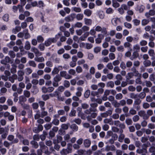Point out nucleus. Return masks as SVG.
<instances>
[{
  "label": "nucleus",
  "mask_w": 155,
  "mask_h": 155,
  "mask_svg": "<svg viewBox=\"0 0 155 155\" xmlns=\"http://www.w3.org/2000/svg\"><path fill=\"white\" fill-rule=\"evenodd\" d=\"M91 107L89 109H87L84 111V114L86 115H88L86 117L87 120L91 122L92 124L95 125L97 124L98 121L96 120H92V118H95L97 116V114L96 112L97 111L96 107L97 106V103H92L90 104Z\"/></svg>",
  "instance_id": "1"
},
{
  "label": "nucleus",
  "mask_w": 155,
  "mask_h": 155,
  "mask_svg": "<svg viewBox=\"0 0 155 155\" xmlns=\"http://www.w3.org/2000/svg\"><path fill=\"white\" fill-rule=\"evenodd\" d=\"M143 145L144 147L142 149L139 148L137 149L136 151L137 153L139 154H143V153H147V148L149 147V145H150V143L147 142L146 144H143Z\"/></svg>",
  "instance_id": "2"
},
{
  "label": "nucleus",
  "mask_w": 155,
  "mask_h": 155,
  "mask_svg": "<svg viewBox=\"0 0 155 155\" xmlns=\"http://www.w3.org/2000/svg\"><path fill=\"white\" fill-rule=\"evenodd\" d=\"M60 76L61 77L64 78L65 79H69L72 78L71 75L68 74L65 71H62L60 72Z\"/></svg>",
  "instance_id": "3"
},
{
  "label": "nucleus",
  "mask_w": 155,
  "mask_h": 155,
  "mask_svg": "<svg viewBox=\"0 0 155 155\" xmlns=\"http://www.w3.org/2000/svg\"><path fill=\"white\" fill-rule=\"evenodd\" d=\"M54 88L53 87H50L47 88L44 86L41 88L42 92L44 93H51L54 91Z\"/></svg>",
  "instance_id": "4"
},
{
  "label": "nucleus",
  "mask_w": 155,
  "mask_h": 155,
  "mask_svg": "<svg viewBox=\"0 0 155 155\" xmlns=\"http://www.w3.org/2000/svg\"><path fill=\"white\" fill-rule=\"evenodd\" d=\"M95 31L98 32L101 31L102 33L104 34H106L107 33L106 28L105 27L102 28L101 26L98 25L95 28Z\"/></svg>",
  "instance_id": "5"
},
{
  "label": "nucleus",
  "mask_w": 155,
  "mask_h": 155,
  "mask_svg": "<svg viewBox=\"0 0 155 155\" xmlns=\"http://www.w3.org/2000/svg\"><path fill=\"white\" fill-rule=\"evenodd\" d=\"M57 40L54 38H49L46 40L45 42V45L47 47L50 46L52 43L56 42Z\"/></svg>",
  "instance_id": "6"
},
{
  "label": "nucleus",
  "mask_w": 155,
  "mask_h": 155,
  "mask_svg": "<svg viewBox=\"0 0 155 155\" xmlns=\"http://www.w3.org/2000/svg\"><path fill=\"white\" fill-rule=\"evenodd\" d=\"M138 115L141 117H142L143 120H148L146 112L144 110H140L138 113Z\"/></svg>",
  "instance_id": "7"
},
{
  "label": "nucleus",
  "mask_w": 155,
  "mask_h": 155,
  "mask_svg": "<svg viewBox=\"0 0 155 155\" xmlns=\"http://www.w3.org/2000/svg\"><path fill=\"white\" fill-rule=\"evenodd\" d=\"M18 80L19 81H22L23 79V75L24 74V72L21 70L18 71Z\"/></svg>",
  "instance_id": "8"
},
{
  "label": "nucleus",
  "mask_w": 155,
  "mask_h": 155,
  "mask_svg": "<svg viewBox=\"0 0 155 155\" xmlns=\"http://www.w3.org/2000/svg\"><path fill=\"white\" fill-rule=\"evenodd\" d=\"M130 70L131 71V72L134 75L135 77L140 76L141 74L139 73L135 67H132L130 69Z\"/></svg>",
  "instance_id": "9"
},
{
  "label": "nucleus",
  "mask_w": 155,
  "mask_h": 155,
  "mask_svg": "<svg viewBox=\"0 0 155 155\" xmlns=\"http://www.w3.org/2000/svg\"><path fill=\"white\" fill-rule=\"evenodd\" d=\"M112 113V111L111 110H109L105 112L101 113V116L102 117L106 118L109 116L111 115Z\"/></svg>",
  "instance_id": "10"
},
{
  "label": "nucleus",
  "mask_w": 155,
  "mask_h": 155,
  "mask_svg": "<svg viewBox=\"0 0 155 155\" xmlns=\"http://www.w3.org/2000/svg\"><path fill=\"white\" fill-rule=\"evenodd\" d=\"M123 130H120L119 133L120 135L119 136L118 141L120 142H122L123 140L125 139V135L123 134Z\"/></svg>",
  "instance_id": "11"
},
{
  "label": "nucleus",
  "mask_w": 155,
  "mask_h": 155,
  "mask_svg": "<svg viewBox=\"0 0 155 155\" xmlns=\"http://www.w3.org/2000/svg\"><path fill=\"white\" fill-rule=\"evenodd\" d=\"M116 150V147L114 145L112 146L107 145L105 147V150L106 151H109L110 150L115 151Z\"/></svg>",
  "instance_id": "12"
},
{
  "label": "nucleus",
  "mask_w": 155,
  "mask_h": 155,
  "mask_svg": "<svg viewBox=\"0 0 155 155\" xmlns=\"http://www.w3.org/2000/svg\"><path fill=\"white\" fill-rule=\"evenodd\" d=\"M155 15V11L153 10H150L148 12H146L145 15L147 18H149L150 16H153Z\"/></svg>",
  "instance_id": "13"
},
{
  "label": "nucleus",
  "mask_w": 155,
  "mask_h": 155,
  "mask_svg": "<svg viewBox=\"0 0 155 155\" xmlns=\"http://www.w3.org/2000/svg\"><path fill=\"white\" fill-rule=\"evenodd\" d=\"M103 122L105 124H108L111 125H113V120L111 118H105Z\"/></svg>",
  "instance_id": "14"
},
{
  "label": "nucleus",
  "mask_w": 155,
  "mask_h": 155,
  "mask_svg": "<svg viewBox=\"0 0 155 155\" xmlns=\"http://www.w3.org/2000/svg\"><path fill=\"white\" fill-rule=\"evenodd\" d=\"M31 51L33 52L35 54L36 56H40L42 55V53L40 52L37 48L35 47L32 48L31 49Z\"/></svg>",
  "instance_id": "15"
},
{
  "label": "nucleus",
  "mask_w": 155,
  "mask_h": 155,
  "mask_svg": "<svg viewBox=\"0 0 155 155\" xmlns=\"http://www.w3.org/2000/svg\"><path fill=\"white\" fill-rule=\"evenodd\" d=\"M91 143V141L88 139L84 140V145L86 148H88L90 147Z\"/></svg>",
  "instance_id": "16"
},
{
  "label": "nucleus",
  "mask_w": 155,
  "mask_h": 155,
  "mask_svg": "<svg viewBox=\"0 0 155 155\" xmlns=\"http://www.w3.org/2000/svg\"><path fill=\"white\" fill-rule=\"evenodd\" d=\"M77 91L76 92V95L78 97H81L82 95V92L83 91V88L80 87H78L77 88Z\"/></svg>",
  "instance_id": "17"
},
{
  "label": "nucleus",
  "mask_w": 155,
  "mask_h": 155,
  "mask_svg": "<svg viewBox=\"0 0 155 155\" xmlns=\"http://www.w3.org/2000/svg\"><path fill=\"white\" fill-rule=\"evenodd\" d=\"M124 48H127L130 49V51H132L131 48L132 45L129 42H125L124 44Z\"/></svg>",
  "instance_id": "18"
},
{
  "label": "nucleus",
  "mask_w": 155,
  "mask_h": 155,
  "mask_svg": "<svg viewBox=\"0 0 155 155\" xmlns=\"http://www.w3.org/2000/svg\"><path fill=\"white\" fill-rule=\"evenodd\" d=\"M11 61L10 58L8 56H6L4 59L1 61V63L2 64H6Z\"/></svg>",
  "instance_id": "19"
},
{
  "label": "nucleus",
  "mask_w": 155,
  "mask_h": 155,
  "mask_svg": "<svg viewBox=\"0 0 155 155\" xmlns=\"http://www.w3.org/2000/svg\"><path fill=\"white\" fill-rule=\"evenodd\" d=\"M84 14L88 17L91 16L92 14V11L88 9L85 10L84 12Z\"/></svg>",
  "instance_id": "20"
},
{
  "label": "nucleus",
  "mask_w": 155,
  "mask_h": 155,
  "mask_svg": "<svg viewBox=\"0 0 155 155\" xmlns=\"http://www.w3.org/2000/svg\"><path fill=\"white\" fill-rule=\"evenodd\" d=\"M81 44L82 45H83L84 47L87 49H90L93 47L92 45L89 43H82Z\"/></svg>",
  "instance_id": "21"
},
{
  "label": "nucleus",
  "mask_w": 155,
  "mask_h": 155,
  "mask_svg": "<svg viewBox=\"0 0 155 155\" xmlns=\"http://www.w3.org/2000/svg\"><path fill=\"white\" fill-rule=\"evenodd\" d=\"M35 60L38 62H41L45 61V59L43 57H36L34 58Z\"/></svg>",
  "instance_id": "22"
},
{
  "label": "nucleus",
  "mask_w": 155,
  "mask_h": 155,
  "mask_svg": "<svg viewBox=\"0 0 155 155\" xmlns=\"http://www.w3.org/2000/svg\"><path fill=\"white\" fill-rule=\"evenodd\" d=\"M138 56V53L136 51H134L133 53L132 56L130 58L131 60H133L137 58Z\"/></svg>",
  "instance_id": "23"
},
{
  "label": "nucleus",
  "mask_w": 155,
  "mask_h": 155,
  "mask_svg": "<svg viewBox=\"0 0 155 155\" xmlns=\"http://www.w3.org/2000/svg\"><path fill=\"white\" fill-rule=\"evenodd\" d=\"M134 76H135V75L132 73H131V72H128L127 73V75L125 77L126 80H129V79L132 78Z\"/></svg>",
  "instance_id": "24"
},
{
  "label": "nucleus",
  "mask_w": 155,
  "mask_h": 155,
  "mask_svg": "<svg viewBox=\"0 0 155 155\" xmlns=\"http://www.w3.org/2000/svg\"><path fill=\"white\" fill-rule=\"evenodd\" d=\"M145 9V7L143 5L140 6H138L137 8V10L139 11V12L142 13L143 12Z\"/></svg>",
  "instance_id": "25"
},
{
  "label": "nucleus",
  "mask_w": 155,
  "mask_h": 155,
  "mask_svg": "<svg viewBox=\"0 0 155 155\" xmlns=\"http://www.w3.org/2000/svg\"><path fill=\"white\" fill-rule=\"evenodd\" d=\"M84 21L85 24L87 25H90L92 24V21L91 19L84 18Z\"/></svg>",
  "instance_id": "26"
},
{
  "label": "nucleus",
  "mask_w": 155,
  "mask_h": 155,
  "mask_svg": "<svg viewBox=\"0 0 155 155\" xmlns=\"http://www.w3.org/2000/svg\"><path fill=\"white\" fill-rule=\"evenodd\" d=\"M32 70L31 68H27L25 69V72L26 75H28L32 73Z\"/></svg>",
  "instance_id": "27"
},
{
  "label": "nucleus",
  "mask_w": 155,
  "mask_h": 155,
  "mask_svg": "<svg viewBox=\"0 0 155 155\" xmlns=\"http://www.w3.org/2000/svg\"><path fill=\"white\" fill-rule=\"evenodd\" d=\"M70 128L73 131H77L78 130V126L75 124H73L70 126Z\"/></svg>",
  "instance_id": "28"
},
{
  "label": "nucleus",
  "mask_w": 155,
  "mask_h": 155,
  "mask_svg": "<svg viewBox=\"0 0 155 155\" xmlns=\"http://www.w3.org/2000/svg\"><path fill=\"white\" fill-rule=\"evenodd\" d=\"M60 153L61 155H66L70 153L69 151L66 149H63L60 151Z\"/></svg>",
  "instance_id": "29"
},
{
  "label": "nucleus",
  "mask_w": 155,
  "mask_h": 155,
  "mask_svg": "<svg viewBox=\"0 0 155 155\" xmlns=\"http://www.w3.org/2000/svg\"><path fill=\"white\" fill-rule=\"evenodd\" d=\"M24 95L26 97H29L30 96L31 93L29 91L27 90H25L23 91Z\"/></svg>",
  "instance_id": "30"
},
{
  "label": "nucleus",
  "mask_w": 155,
  "mask_h": 155,
  "mask_svg": "<svg viewBox=\"0 0 155 155\" xmlns=\"http://www.w3.org/2000/svg\"><path fill=\"white\" fill-rule=\"evenodd\" d=\"M62 79L61 78L59 75H56L53 78V80L58 82L60 81Z\"/></svg>",
  "instance_id": "31"
},
{
  "label": "nucleus",
  "mask_w": 155,
  "mask_h": 155,
  "mask_svg": "<svg viewBox=\"0 0 155 155\" xmlns=\"http://www.w3.org/2000/svg\"><path fill=\"white\" fill-rule=\"evenodd\" d=\"M143 64L145 67H148L151 65V62L149 60H145L143 62Z\"/></svg>",
  "instance_id": "32"
},
{
  "label": "nucleus",
  "mask_w": 155,
  "mask_h": 155,
  "mask_svg": "<svg viewBox=\"0 0 155 155\" xmlns=\"http://www.w3.org/2000/svg\"><path fill=\"white\" fill-rule=\"evenodd\" d=\"M30 143L32 145V147L35 148L37 149L38 147V143L34 140L31 141Z\"/></svg>",
  "instance_id": "33"
},
{
  "label": "nucleus",
  "mask_w": 155,
  "mask_h": 155,
  "mask_svg": "<svg viewBox=\"0 0 155 155\" xmlns=\"http://www.w3.org/2000/svg\"><path fill=\"white\" fill-rule=\"evenodd\" d=\"M47 133L45 131H43V134L40 136V138L41 140L43 141L45 140L46 138V136L47 135Z\"/></svg>",
  "instance_id": "34"
},
{
  "label": "nucleus",
  "mask_w": 155,
  "mask_h": 155,
  "mask_svg": "<svg viewBox=\"0 0 155 155\" xmlns=\"http://www.w3.org/2000/svg\"><path fill=\"white\" fill-rule=\"evenodd\" d=\"M147 116L148 119L149 118L150 116H151L153 114V111L150 109H149L147 110Z\"/></svg>",
  "instance_id": "35"
},
{
  "label": "nucleus",
  "mask_w": 155,
  "mask_h": 155,
  "mask_svg": "<svg viewBox=\"0 0 155 155\" xmlns=\"http://www.w3.org/2000/svg\"><path fill=\"white\" fill-rule=\"evenodd\" d=\"M9 15L8 14H5L2 17V19L4 21L7 22L9 20Z\"/></svg>",
  "instance_id": "36"
},
{
  "label": "nucleus",
  "mask_w": 155,
  "mask_h": 155,
  "mask_svg": "<svg viewBox=\"0 0 155 155\" xmlns=\"http://www.w3.org/2000/svg\"><path fill=\"white\" fill-rule=\"evenodd\" d=\"M141 102V101L140 99H137L134 102L133 104L134 107H135L137 105H139Z\"/></svg>",
  "instance_id": "37"
},
{
  "label": "nucleus",
  "mask_w": 155,
  "mask_h": 155,
  "mask_svg": "<svg viewBox=\"0 0 155 155\" xmlns=\"http://www.w3.org/2000/svg\"><path fill=\"white\" fill-rule=\"evenodd\" d=\"M114 12V10L111 8H107L106 10V12L107 14H112Z\"/></svg>",
  "instance_id": "38"
},
{
  "label": "nucleus",
  "mask_w": 155,
  "mask_h": 155,
  "mask_svg": "<svg viewBox=\"0 0 155 155\" xmlns=\"http://www.w3.org/2000/svg\"><path fill=\"white\" fill-rule=\"evenodd\" d=\"M115 97L116 99L120 100L122 99L123 96L122 94L119 93L116 94Z\"/></svg>",
  "instance_id": "39"
},
{
  "label": "nucleus",
  "mask_w": 155,
  "mask_h": 155,
  "mask_svg": "<svg viewBox=\"0 0 155 155\" xmlns=\"http://www.w3.org/2000/svg\"><path fill=\"white\" fill-rule=\"evenodd\" d=\"M98 15L99 17L101 19H103L104 17V14L102 11H99L98 12Z\"/></svg>",
  "instance_id": "40"
},
{
  "label": "nucleus",
  "mask_w": 155,
  "mask_h": 155,
  "mask_svg": "<svg viewBox=\"0 0 155 155\" xmlns=\"http://www.w3.org/2000/svg\"><path fill=\"white\" fill-rule=\"evenodd\" d=\"M25 48L26 50H29L31 48V45L29 42L27 41L25 42Z\"/></svg>",
  "instance_id": "41"
},
{
  "label": "nucleus",
  "mask_w": 155,
  "mask_h": 155,
  "mask_svg": "<svg viewBox=\"0 0 155 155\" xmlns=\"http://www.w3.org/2000/svg\"><path fill=\"white\" fill-rule=\"evenodd\" d=\"M41 117V115L40 114V112L39 110H37L36 111V113L35 115L34 118L35 119H38L40 118V117Z\"/></svg>",
  "instance_id": "42"
},
{
  "label": "nucleus",
  "mask_w": 155,
  "mask_h": 155,
  "mask_svg": "<svg viewBox=\"0 0 155 155\" xmlns=\"http://www.w3.org/2000/svg\"><path fill=\"white\" fill-rule=\"evenodd\" d=\"M150 21L148 19H144L141 21V24L143 26H145Z\"/></svg>",
  "instance_id": "43"
},
{
  "label": "nucleus",
  "mask_w": 155,
  "mask_h": 155,
  "mask_svg": "<svg viewBox=\"0 0 155 155\" xmlns=\"http://www.w3.org/2000/svg\"><path fill=\"white\" fill-rule=\"evenodd\" d=\"M68 74L71 75H72L74 76L75 75L76 72L73 69H71L69 70L68 71Z\"/></svg>",
  "instance_id": "44"
},
{
  "label": "nucleus",
  "mask_w": 155,
  "mask_h": 155,
  "mask_svg": "<svg viewBox=\"0 0 155 155\" xmlns=\"http://www.w3.org/2000/svg\"><path fill=\"white\" fill-rule=\"evenodd\" d=\"M153 100V96L152 97L150 95L147 96L146 98V101L148 102H151Z\"/></svg>",
  "instance_id": "45"
},
{
  "label": "nucleus",
  "mask_w": 155,
  "mask_h": 155,
  "mask_svg": "<svg viewBox=\"0 0 155 155\" xmlns=\"http://www.w3.org/2000/svg\"><path fill=\"white\" fill-rule=\"evenodd\" d=\"M84 17V15L83 14H78L76 15V18L78 20H81Z\"/></svg>",
  "instance_id": "46"
},
{
  "label": "nucleus",
  "mask_w": 155,
  "mask_h": 155,
  "mask_svg": "<svg viewBox=\"0 0 155 155\" xmlns=\"http://www.w3.org/2000/svg\"><path fill=\"white\" fill-rule=\"evenodd\" d=\"M7 89L5 87H2L0 90V94L2 95L3 94L5 93L7 91Z\"/></svg>",
  "instance_id": "47"
},
{
  "label": "nucleus",
  "mask_w": 155,
  "mask_h": 155,
  "mask_svg": "<svg viewBox=\"0 0 155 155\" xmlns=\"http://www.w3.org/2000/svg\"><path fill=\"white\" fill-rule=\"evenodd\" d=\"M90 94V91L89 90H86L84 94V97L86 98H88Z\"/></svg>",
  "instance_id": "48"
},
{
  "label": "nucleus",
  "mask_w": 155,
  "mask_h": 155,
  "mask_svg": "<svg viewBox=\"0 0 155 155\" xmlns=\"http://www.w3.org/2000/svg\"><path fill=\"white\" fill-rule=\"evenodd\" d=\"M63 85L64 87L68 88L70 86V83L68 81L65 80L64 81Z\"/></svg>",
  "instance_id": "49"
},
{
  "label": "nucleus",
  "mask_w": 155,
  "mask_h": 155,
  "mask_svg": "<svg viewBox=\"0 0 155 155\" xmlns=\"http://www.w3.org/2000/svg\"><path fill=\"white\" fill-rule=\"evenodd\" d=\"M107 87H110L111 88H113L114 86V82L111 81L108 82L107 83Z\"/></svg>",
  "instance_id": "50"
},
{
  "label": "nucleus",
  "mask_w": 155,
  "mask_h": 155,
  "mask_svg": "<svg viewBox=\"0 0 155 155\" xmlns=\"http://www.w3.org/2000/svg\"><path fill=\"white\" fill-rule=\"evenodd\" d=\"M22 107L25 109L29 110L30 109V106L28 104L23 103L21 104Z\"/></svg>",
  "instance_id": "51"
},
{
  "label": "nucleus",
  "mask_w": 155,
  "mask_h": 155,
  "mask_svg": "<svg viewBox=\"0 0 155 155\" xmlns=\"http://www.w3.org/2000/svg\"><path fill=\"white\" fill-rule=\"evenodd\" d=\"M70 125L69 123H68L67 124H63L61 125V127L64 130H67L68 129V126Z\"/></svg>",
  "instance_id": "52"
},
{
  "label": "nucleus",
  "mask_w": 155,
  "mask_h": 155,
  "mask_svg": "<svg viewBox=\"0 0 155 155\" xmlns=\"http://www.w3.org/2000/svg\"><path fill=\"white\" fill-rule=\"evenodd\" d=\"M120 67L122 70H124L127 68L126 64L125 63L122 62L120 63Z\"/></svg>",
  "instance_id": "53"
},
{
  "label": "nucleus",
  "mask_w": 155,
  "mask_h": 155,
  "mask_svg": "<svg viewBox=\"0 0 155 155\" xmlns=\"http://www.w3.org/2000/svg\"><path fill=\"white\" fill-rule=\"evenodd\" d=\"M117 50L120 52H123L124 51V48L123 46L120 45L117 48Z\"/></svg>",
  "instance_id": "54"
},
{
  "label": "nucleus",
  "mask_w": 155,
  "mask_h": 155,
  "mask_svg": "<svg viewBox=\"0 0 155 155\" xmlns=\"http://www.w3.org/2000/svg\"><path fill=\"white\" fill-rule=\"evenodd\" d=\"M126 123L128 125H131L133 123V121L130 118H127L125 120Z\"/></svg>",
  "instance_id": "55"
},
{
  "label": "nucleus",
  "mask_w": 155,
  "mask_h": 155,
  "mask_svg": "<svg viewBox=\"0 0 155 155\" xmlns=\"http://www.w3.org/2000/svg\"><path fill=\"white\" fill-rule=\"evenodd\" d=\"M59 71V70L58 68L55 67L54 68L53 70L52 71V74L53 75H54L55 74H58Z\"/></svg>",
  "instance_id": "56"
},
{
  "label": "nucleus",
  "mask_w": 155,
  "mask_h": 155,
  "mask_svg": "<svg viewBox=\"0 0 155 155\" xmlns=\"http://www.w3.org/2000/svg\"><path fill=\"white\" fill-rule=\"evenodd\" d=\"M111 130L113 132L115 133L119 132L120 130L119 128L115 126L112 127H111Z\"/></svg>",
  "instance_id": "57"
},
{
  "label": "nucleus",
  "mask_w": 155,
  "mask_h": 155,
  "mask_svg": "<svg viewBox=\"0 0 155 155\" xmlns=\"http://www.w3.org/2000/svg\"><path fill=\"white\" fill-rule=\"evenodd\" d=\"M146 96V93L144 92H141L140 94H139L138 96L140 99H143Z\"/></svg>",
  "instance_id": "58"
},
{
  "label": "nucleus",
  "mask_w": 155,
  "mask_h": 155,
  "mask_svg": "<svg viewBox=\"0 0 155 155\" xmlns=\"http://www.w3.org/2000/svg\"><path fill=\"white\" fill-rule=\"evenodd\" d=\"M28 64L30 66L33 67H35L36 66V64L34 61H30L28 62Z\"/></svg>",
  "instance_id": "59"
},
{
  "label": "nucleus",
  "mask_w": 155,
  "mask_h": 155,
  "mask_svg": "<svg viewBox=\"0 0 155 155\" xmlns=\"http://www.w3.org/2000/svg\"><path fill=\"white\" fill-rule=\"evenodd\" d=\"M150 107V104L147 102H144L143 104V107L144 109L148 108Z\"/></svg>",
  "instance_id": "60"
},
{
  "label": "nucleus",
  "mask_w": 155,
  "mask_h": 155,
  "mask_svg": "<svg viewBox=\"0 0 155 155\" xmlns=\"http://www.w3.org/2000/svg\"><path fill=\"white\" fill-rule=\"evenodd\" d=\"M147 127L148 128L150 129H155V124L152 123H150L148 124Z\"/></svg>",
  "instance_id": "61"
},
{
  "label": "nucleus",
  "mask_w": 155,
  "mask_h": 155,
  "mask_svg": "<svg viewBox=\"0 0 155 155\" xmlns=\"http://www.w3.org/2000/svg\"><path fill=\"white\" fill-rule=\"evenodd\" d=\"M140 47L139 45L137 44L133 46V50L136 51H139L140 49Z\"/></svg>",
  "instance_id": "62"
},
{
  "label": "nucleus",
  "mask_w": 155,
  "mask_h": 155,
  "mask_svg": "<svg viewBox=\"0 0 155 155\" xmlns=\"http://www.w3.org/2000/svg\"><path fill=\"white\" fill-rule=\"evenodd\" d=\"M123 37V35L120 33H117L115 35V38L118 39H121Z\"/></svg>",
  "instance_id": "63"
},
{
  "label": "nucleus",
  "mask_w": 155,
  "mask_h": 155,
  "mask_svg": "<svg viewBox=\"0 0 155 155\" xmlns=\"http://www.w3.org/2000/svg\"><path fill=\"white\" fill-rule=\"evenodd\" d=\"M134 25L135 26L138 25L140 23V21L137 19H134L132 21Z\"/></svg>",
  "instance_id": "64"
}]
</instances>
